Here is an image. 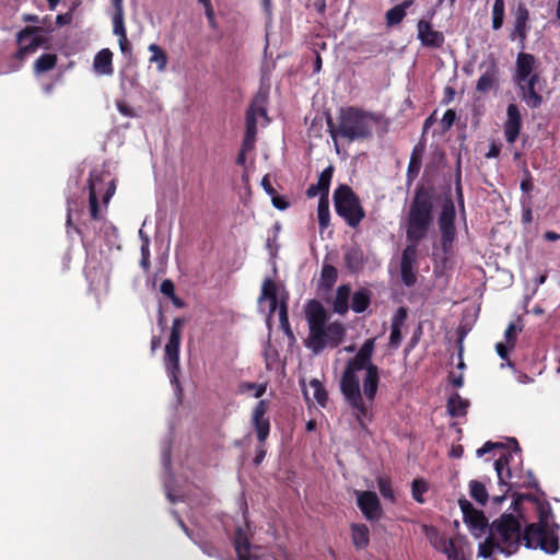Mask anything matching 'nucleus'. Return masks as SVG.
Returning <instances> with one entry per match:
<instances>
[{
    "label": "nucleus",
    "instance_id": "nucleus-1",
    "mask_svg": "<svg viewBox=\"0 0 560 560\" xmlns=\"http://www.w3.org/2000/svg\"><path fill=\"white\" fill-rule=\"evenodd\" d=\"M513 497L512 508L517 513H520L523 501L533 502L538 522L526 525L522 532L518 517L512 513H503L498 520L493 521L489 532L502 545L500 552L512 556L518 550L523 540L526 548H539L548 555L557 553L560 548V525L553 521L550 503L530 493H514Z\"/></svg>",
    "mask_w": 560,
    "mask_h": 560
},
{
    "label": "nucleus",
    "instance_id": "nucleus-2",
    "mask_svg": "<svg viewBox=\"0 0 560 560\" xmlns=\"http://www.w3.org/2000/svg\"><path fill=\"white\" fill-rule=\"evenodd\" d=\"M375 339H366L357 354L349 359L340 380V390L362 430L372 419V404L380 384L378 366L372 362Z\"/></svg>",
    "mask_w": 560,
    "mask_h": 560
},
{
    "label": "nucleus",
    "instance_id": "nucleus-3",
    "mask_svg": "<svg viewBox=\"0 0 560 560\" xmlns=\"http://www.w3.org/2000/svg\"><path fill=\"white\" fill-rule=\"evenodd\" d=\"M434 211V188L431 185L418 184L407 212L406 237L409 244L405 247L400 259V277L406 287L417 282L413 271L418 256V244L422 241L432 223Z\"/></svg>",
    "mask_w": 560,
    "mask_h": 560
},
{
    "label": "nucleus",
    "instance_id": "nucleus-4",
    "mask_svg": "<svg viewBox=\"0 0 560 560\" xmlns=\"http://www.w3.org/2000/svg\"><path fill=\"white\" fill-rule=\"evenodd\" d=\"M89 188V206H90V221L84 222L82 225H74L72 222V207L71 202L68 201L67 209V229H73L80 236L82 244L85 246L86 242L94 241L96 236V232H90L88 226H104L106 230H110L113 233L117 232L116 226L104 220L101 215L98 198H102V201L105 206L109 202L110 198L115 194L116 185L114 179H109V173L98 170H93L90 172V177L88 180Z\"/></svg>",
    "mask_w": 560,
    "mask_h": 560
},
{
    "label": "nucleus",
    "instance_id": "nucleus-5",
    "mask_svg": "<svg viewBox=\"0 0 560 560\" xmlns=\"http://www.w3.org/2000/svg\"><path fill=\"white\" fill-rule=\"evenodd\" d=\"M382 115L357 106H346L338 110L336 120L327 115V130L339 152L338 139L348 142L369 140L373 137L374 126L380 125Z\"/></svg>",
    "mask_w": 560,
    "mask_h": 560
},
{
    "label": "nucleus",
    "instance_id": "nucleus-6",
    "mask_svg": "<svg viewBox=\"0 0 560 560\" xmlns=\"http://www.w3.org/2000/svg\"><path fill=\"white\" fill-rule=\"evenodd\" d=\"M308 324V336L305 347L314 354L320 353L325 348H337L346 336V328L339 322L327 325L328 316L325 307L317 300H311L305 308Z\"/></svg>",
    "mask_w": 560,
    "mask_h": 560
},
{
    "label": "nucleus",
    "instance_id": "nucleus-7",
    "mask_svg": "<svg viewBox=\"0 0 560 560\" xmlns=\"http://www.w3.org/2000/svg\"><path fill=\"white\" fill-rule=\"evenodd\" d=\"M336 213L351 228H357L365 217L359 197L348 185H339L334 191Z\"/></svg>",
    "mask_w": 560,
    "mask_h": 560
},
{
    "label": "nucleus",
    "instance_id": "nucleus-8",
    "mask_svg": "<svg viewBox=\"0 0 560 560\" xmlns=\"http://www.w3.org/2000/svg\"><path fill=\"white\" fill-rule=\"evenodd\" d=\"M47 33L48 31L43 26H25L19 31L16 34L19 49L15 52V58L22 60L26 56L35 54L39 48L49 49L51 43Z\"/></svg>",
    "mask_w": 560,
    "mask_h": 560
},
{
    "label": "nucleus",
    "instance_id": "nucleus-9",
    "mask_svg": "<svg viewBox=\"0 0 560 560\" xmlns=\"http://www.w3.org/2000/svg\"><path fill=\"white\" fill-rule=\"evenodd\" d=\"M184 325L185 319L183 317L173 319L168 340L165 345L164 364L173 381H177V373L179 372V347Z\"/></svg>",
    "mask_w": 560,
    "mask_h": 560
},
{
    "label": "nucleus",
    "instance_id": "nucleus-10",
    "mask_svg": "<svg viewBox=\"0 0 560 560\" xmlns=\"http://www.w3.org/2000/svg\"><path fill=\"white\" fill-rule=\"evenodd\" d=\"M511 458H512V454L506 453V454L501 455L494 462V469L498 475L499 485L508 487V489L504 491V494L497 495V497L492 498V501L494 504H500L501 502H503L506 493L514 488H521V487L532 488V487H534V488L538 489L537 481L535 480V478L532 475L528 476L527 482L521 483L517 480H513L514 475L509 466Z\"/></svg>",
    "mask_w": 560,
    "mask_h": 560
},
{
    "label": "nucleus",
    "instance_id": "nucleus-11",
    "mask_svg": "<svg viewBox=\"0 0 560 560\" xmlns=\"http://www.w3.org/2000/svg\"><path fill=\"white\" fill-rule=\"evenodd\" d=\"M456 210L452 198L444 199L441 212L438 219L439 230L441 232V246L446 254L452 249L453 242L456 237L455 226Z\"/></svg>",
    "mask_w": 560,
    "mask_h": 560
},
{
    "label": "nucleus",
    "instance_id": "nucleus-12",
    "mask_svg": "<svg viewBox=\"0 0 560 560\" xmlns=\"http://www.w3.org/2000/svg\"><path fill=\"white\" fill-rule=\"evenodd\" d=\"M458 504L463 512L464 522L469 527L471 535L480 538L490 527L486 515L482 511L474 508L467 499H459Z\"/></svg>",
    "mask_w": 560,
    "mask_h": 560
},
{
    "label": "nucleus",
    "instance_id": "nucleus-13",
    "mask_svg": "<svg viewBox=\"0 0 560 560\" xmlns=\"http://www.w3.org/2000/svg\"><path fill=\"white\" fill-rule=\"evenodd\" d=\"M513 28L510 32L509 38L511 42L517 40L523 48L530 31L529 25V10L527 5L520 2L512 11Z\"/></svg>",
    "mask_w": 560,
    "mask_h": 560
},
{
    "label": "nucleus",
    "instance_id": "nucleus-14",
    "mask_svg": "<svg viewBox=\"0 0 560 560\" xmlns=\"http://www.w3.org/2000/svg\"><path fill=\"white\" fill-rule=\"evenodd\" d=\"M357 505L364 518L369 522H378L383 516V509L377 494L373 491L355 490Z\"/></svg>",
    "mask_w": 560,
    "mask_h": 560
},
{
    "label": "nucleus",
    "instance_id": "nucleus-15",
    "mask_svg": "<svg viewBox=\"0 0 560 560\" xmlns=\"http://www.w3.org/2000/svg\"><path fill=\"white\" fill-rule=\"evenodd\" d=\"M268 401L259 400L252 411V424L257 435L259 444H265L270 433V420L267 417Z\"/></svg>",
    "mask_w": 560,
    "mask_h": 560
},
{
    "label": "nucleus",
    "instance_id": "nucleus-16",
    "mask_svg": "<svg viewBox=\"0 0 560 560\" xmlns=\"http://www.w3.org/2000/svg\"><path fill=\"white\" fill-rule=\"evenodd\" d=\"M480 68L483 69V72L477 81L476 91L487 93L499 89V67L495 59L491 58L487 63H482Z\"/></svg>",
    "mask_w": 560,
    "mask_h": 560
},
{
    "label": "nucleus",
    "instance_id": "nucleus-17",
    "mask_svg": "<svg viewBox=\"0 0 560 560\" xmlns=\"http://www.w3.org/2000/svg\"><path fill=\"white\" fill-rule=\"evenodd\" d=\"M417 37L424 47L439 49L445 42L444 34L433 30L429 21L420 20L417 24Z\"/></svg>",
    "mask_w": 560,
    "mask_h": 560
},
{
    "label": "nucleus",
    "instance_id": "nucleus-18",
    "mask_svg": "<svg viewBox=\"0 0 560 560\" xmlns=\"http://www.w3.org/2000/svg\"><path fill=\"white\" fill-rule=\"evenodd\" d=\"M506 121L504 122V137L509 143H514L522 129V116L516 104H509L506 108Z\"/></svg>",
    "mask_w": 560,
    "mask_h": 560
},
{
    "label": "nucleus",
    "instance_id": "nucleus-19",
    "mask_svg": "<svg viewBox=\"0 0 560 560\" xmlns=\"http://www.w3.org/2000/svg\"><path fill=\"white\" fill-rule=\"evenodd\" d=\"M538 74H534L530 77V79L525 80V82H517L522 91V100L530 108H538L542 103V96L535 90V85L538 82Z\"/></svg>",
    "mask_w": 560,
    "mask_h": 560
},
{
    "label": "nucleus",
    "instance_id": "nucleus-20",
    "mask_svg": "<svg viewBox=\"0 0 560 560\" xmlns=\"http://www.w3.org/2000/svg\"><path fill=\"white\" fill-rule=\"evenodd\" d=\"M425 151V145L421 142L417 143L411 151L409 164L406 173V184L410 187L419 175L422 165V158Z\"/></svg>",
    "mask_w": 560,
    "mask_h": 560
},
{
    "label": "nucleus",
    "instance_id": "nucleus-21",
    "mask_svg": "<svg viewBox=\"0 0 560 560\" xmlns=\"http://www.w3.org/2000/svg\"><path fill=\"white\" fill-rule=\"evenodd\" d=\"M332 175H334V167L331 165H329L328 167L323 170L322 173L319 174L317 184H315V185L313 184L307 188L306 196L308 198H314L317 195H319V197L326 196V198H328L329 186H330Z\"/></svg>",
    "mask_w": 560,
    "mask_h": 560
},
{
    "label": "nucleus",
    "instance_id": "nucleus-22",
    "mask_svg": "<svg viewBox=\"0 0 560 560\" xmlns=\"http://www.w3.org/2000/svg\"><path fill=\"white\" fill-rule=\"evenodd\" d=\"M332 175H334V167L331 165H329L328 167L323 170L322 173L319 174L317 184H315V185L313 184L307 188L306 196L308 198H314L317 195H319V197L326 196V198H328L329 186H330Z\"/></svg>",
    "mask_w": 560,
    "mask_h": 560
},
{
    "label": "nucleus",
    "instance_id": "nucleus-23",
    "mask_svg": "<svg viewBox=\"0 0 560 560\" xmlns=\"http://www.w3.org/2000/svg\"><path fill=\"white\" fill-rule=\"evenodd\" d=\"M332 175H334V167L331 165H329L328 167L323 170L322 173L319 174L317 184H315V185L313 184L307 188L306 196L308 198H314L317 195H319V197L326 196V198H328L329 186H330Z\"/></svg>",
    "mask_w": 560,
    "mask_h": 560
},
{
    "label": "nucleus",
    "instance_id": "nucleus-24",
    "mask_svg": "<svg viewBox=\"0 0 560 560\" xmlns=\"http://www.w3.org/2000/svg\"><path fill=\"white\" fill-rule=\"evenodd\" d=\"M332 175H334V167L331 165H329L328 167L323 170L322 173L319 174L317 184H315V185L313 184L307 188L306 196L308 198H314L317 195H319V197L326 196V198H328L329 186H330Z\"/></svg>",
    "mask_w": 560,
    "mask_h": 560
},
{
    "label": "nucleus",
    "instance_id": "nucleus-25",
    "mask_svg": "<svg viewBox=\"0 0 560 560\" xmlns=\"http://www.w3.org/2000/svg\"><path fill=\"white\" fill-rule=\"evenodd\" d=\"M408 316V311L406 307L400 306L395 312L392 318L390 326V335H389V346L392 348H398L401 342V327L404 326Z\"/></svg>",
    "mask_w": 560,
    "mask_h": 560
},
{
    "label": "nucleus",
    "instance_id": "nucleus-26",
    "mask_svg": "<svg viewBox=\"0 0 560 560\" xmlns=\"http://www.w3.org/2000/svg\"><path fill=\"white\" fill-rule=\"evenodd\" d=\"M345 265L349 272L359 273L366 262L365 255L359 246H351L345 252Z\"/></svg>",
    "mask_w": 560,
    "mask_h": 560
},
{
    "label": "nucleus",
    "instance_id": "nucleus-27",
    "mask_svg": "<svg viewBox=\"0 0 560 560\" xmlns=\"http://www.w3.org/2000/svg\"><path fill=\"white\" fill-rule=\"evenodd\" d=\"M535 57L527 52H520L516 58V82H525L530 79L534 70Z\"/></svg>",
    "mask_w": 560,
    "mask_h": 560
},
{
    "label": "nucleus",
    "instance_id": "nucleus-28",
    "mask_svg": "<svg viewBox=\"0 0 560 560\" xmlns=\"http://www.w3.org/2000/svg\"><path fill=\"white\" fill-rule=\"evenodd\" d=\"M94 71L102 75H112L114 73L113 52L108 48L100 50L93 61Z\"/></svg>",
    "mask_w": 560,
    "mask_h": 560
},
{
    "label": "nucleus",
    "instance_id": "nucleus-29",
    "mask_svg": "<svg viewBox=\"0 0 560 560\" xmlns=\"http://www.w3.org/2000/svg\"><path fill=\"white\" fill-rule=\"evenodd\" d=\"M277 285L270 278H266L261 285V292L258 301L261 302L264 300L269 301V316H271L276 310L279 307L278 294H277Z\"/></svg>",
    "mask_w": 560,
    "mask_h": 560
},
{
    "label": "nucleus",
    "instance_id": "nucleus-30",
    "mask_svg": "<svg viewBox=\"0 0 560 560\" xmlns=\"http://www.w3.org/2000/svg\"><path fill=\"white\" fill-rule=\"evenodd\" d=\"M267 100H268L267 93L259 91L252 100L250 105L248 106V108L246 110L245 117L252 116L253 118H255L256 124H257L258 117H267V109H266Z\"/></svg>",
    "mask_w": 560,
    "mask_h": 560
},
{
    "label": "nucleus",
    "instance_id": "nucleus-31",
    "mask_svg": "<svg viewBox=\"0 0 560 560\" xmlns=\"http://www.w3.org/2000/svg\"><path fill=\"white\" fill-rule=\"evenodd\" d=\"M351 540L357 549H365L370 544V530L365 524L353 523L350 526Z\"/></svg>",
    "mask_w": 560,
    "mask_h": 560
},
{
    "label": "nucleus",
    "instance_id": "nucleus-32",
    "mask_svg": "<svg viewBox=\"0 0 560 560\" xmlns=\"http://www.w3.org/2000/svg\"><path fill=\"white\" fill-rule=\"evenodd\" d=\"M351 295V288L349 284L338 287L336 296L332 302V310L339 315H345L349 311V298Z\"/></svg>",
    "mask_w": 560,
    "mask_h": 560
},
{
    "label": "nucleus",
    "instance_id": "nucleus-33",
    "mask_svg": "<svg viewBox=\"0 0 560 560\" xmlns=\"http://www.w3.org/2000/svg\"><path fill=\"white\" fill-rule=\"evenodd\" d=\"M469 401L464 399L458 393H453L447 399V412L453 418L463 417L467 413Z\"/></svg>",
    "mask_w": 560,
    "mask_h": 560
},
{
    "label": "nucleus",
    "instance_id": "nucleus-34",
    "mask_svg": "<svg viewBox=\"0 0 560 560\" xmlns=\"http://www.w3.org/2000/svg\"><path fill=\"white\" fill-rule=\"evenodd\" d=\"M372 293L366 288L357 290L351 298V308L355 313H363L371 304Z\"/></svg>",
    "mask_w": 560,
    "mask_h": 560
},
{
    "label": "nucleus",
    "instance_id": "nucleus-35",
    "mask_svg": "<svg viewBox=\"0 0 560 560\" xmlns=\"http://www.w3.org/2000/svg\"><path fill=\"white\" fill-rule=\"evenodd\" d=\"M148 49L151 52L149 62L155 65L159 72H164L168 62V57L165 50L154 43L150 44Z\"/></svg>",
    "mask_w": 560,
    "mask_h": 560
},
{
    "label": "nucleus",
    "instance_id": "nucleus-36",
    "mask_svg": "<svg viewBox=\"0 0 560 560\" xmlns=\"http://www.w3.org/2000/svg\"><path fill=\"white\" fill-rule=\"evenodd\" d=\"M412 0H405L386 12V23L389 26L399 24L406 16V10L411 7Z\"/></svg>",
    "mask_w": 560,
    "mask_h": 560
},
{
    "label": "nucleus",
    "instance_id": "nucleus-37",
    "mask_svg": "<svg viewBox=\"0 0 560 560\" xmlns=\"http://www.w3.org/2000/svg\"><path fill=\"white\" fill-rule=\"evenodd\" d=\"M245 133L242 141L243 151H250L255 147L256 135H257V124L255 122V118L245 117Z\"/></svg>",
    "mask_w": 560,
    "mask_h": 560
},
{
    "label": "nucleus",
    "instance_id": "nucleus-38",
    "mask_svg": "<svg viewBox=\"0 0 560 560\" xmlns=\"http://www.w3.org/2000/svg\"><path fill=\"white\" fill-rule=\"evenodd\" d=\"M234 547L238 560H250V544L246 535L241 529L235 534Z\"/></svg>",
    "mask_w": 560,
    "mask_h": 560
},
{
    "label": "nucleus",
    "instance_id": "nucleus-39",
    "mask_svg": "<svg viewBox=\"0 0 560 560\" xmlns=\"http://www.w3.org/2000/svg\"><path fill=\"white\" fill-rule=\"evenodd\" d=\"M58 61L56 54H43L34 62V72L36 74L52 70Z\"/></svg>",
    "mask_w": 560,
    "mask_h": 560
},
{
    "label": "nucleus",
    "instance_id": "nucleus-40",
    "mask_svg": "<svg viewBox=\"0 0 560 560\" xmlns=\"http://www.w3.org/2000/svg\"><path fill=\"white\" fill-rule=\"evenodd\" d=\"M317 218L319 230L324 231L329 226L330 212H329V199L326 196H320L317 207Z\"/></svg>",
    "mask_w": 560,
    "mask_h": 560
},
{
    "label": "nucleus",
    "instance_id": "nucleus-41",
    "mask_svg": "<svg viewBox=\"0 0 560 560\" xmlns=\"http://www.w3.org/2000/svg\"><path fill=\"white\" fill-rule=\"evenodd\" d=\"M469 494L480 505H486L489 500L486 486L478 480L469 482Z\"/></svg>",
    "mask_w": 560,
    "mask_h": 560
},
{
    "label": "nucleus",
    "instance_id": "nucleus-42",
    "mask_svg": "<svg viewBox=\"0 0 560 560\" xmlns=\"http://www.w3.org/2000/svg\"><path fill=\"white\" fill-rule=\"evenodd\" d=\"M502 545L495 539V537L489 532L487 538L479 545L478 548V557L483 559H488L492 556L494 550L500 552V548Z\"/></svg>",
    "mask_w": 560,
    "mask_h": 560
},
{
    "label": "nucleus",
    "instance_id": "nucleus-43",
    "mask_svg": "<svg viewBox=\"0 0 560 560\" xmlns=\"http://www.w3.org/2000/svg\"><path fill=\"white\" fill-rule=\"evenodd\" d=\"M431 530L433 532V536H429L430 542L436 550L445 555L455 544V539L446 538L444 535H440L439 532L433 527H431Z\"/></svg>",
    "mask_w": 560,
    "mask_h": 560
},
{
    "label": "nucleus",
    "instance_id": "nucleus-44",
    "mask_svg": "<svg viewBox=\"0 0 560 560\" xmlns=\"http://www.w3.org/2000/svg\"><path fill=\"white\" fill-rule=\"evenodd\" d=\"M338 271L332 265L325 264L320 272V284L330 290L337 281Z\"/></svg>",
    "mask_w": 560,
    "mask_h": 560
},
{
    "label": "nucleus",
    "instance_id": "nucleus-45",
    "mask_svg": "<svg viewBox=\"0 0 560 560\" xmlns=\"http://www.w3.org/2000/svg\"><path fill=\"white\" fill-rule=\"evenodd\" d=\"M505 18V2L504 0H494L492 7V28L500 30L503 26Z\"/></svg>",
    "mask_w": 560,
    "mask_h": 560
},
{
    "label": "nucleus",
    "instance_id": "nucleus-46",
    "mask_svg": "<svg viewBox=\"0 0 560 560\" xmlns=\"http://www.w3.org/2000/svg\"><path fill=\"white\" fill-rule=\"evenodd\" d=\"M279 322H280V327L283 330V332L291 340H295L294 334L291 329L290 322H289L288 304L284 300H281L280 304H279Z\"/></svg>",
    "mask_w": 560,
    "mask_h": 560
},
{
    "label": "nucleus",
    "instance_id": "nucleus-47",
    "mask_svg": "<svg viewBox=\"0 0 560 560\" xmlns=\"http://www.w3.org/2000/svg\"><path fill=\"white\" fill-rule=\"evenodd\" d=\"M310 386L313 389L314 400L320 407H326L327 401H328V395H327V392H326L324 385L322 384V382L318 381L317 378H313L310 382Z\"/></svg>",
    "mask_w": 560,
    "mask_h": 560
},
{
    "label": "nucleus",
    "instance_id": "nucleus-48",
    "mask_svg": "<svg viewBox=\"0 0 560 560\" xmlns=\"http://www.w3.org/2000/svg\"><path fill=\"white\" fill-rule=\"evenodd\" d=\"M428 483L423 479H415L412 481V498L418 503H424L423 494L428 491Z\"/></svg>",
    "mask_w": 560,
    "mask_h": 560
},
{
    "label": "nucleus",
    "instance_id": "nucleus-49",
    "mask_svg": "<svg viewBox=\"0 0 560 560\" xmlns=\"http://www.w3.org/2000/svg\"><path fill=\"white\" fill-rule=\"evenodd\" d=\"M377 488L380 490V493L383 495V498L394 502L395 501V494L392 487V482L388 478L380 477L377 478Z\"/></svg>",
    "mask_w": 560,
    "mask_h": 560
},
{
    "label": "nucleus",
    "instance_id": "nucleus-50",
    "mask_svg": "<svg viewBox=\"0 0 560 560\" xmlns=\"http://www.w3.org/2000/svg\"><path fill=\"white\" fill-rule=\"evenodd\" d=\"M266 389H267L266 383L257 384V383H252V382H244L240 385L241 393L253 390L254 392L253 396L255 398H260L266 393Z\"/></svg>",
    "mask_w": 560,
    "mask_h": 560
},
{
    "label": "nucleus",
    "instance_id": "nucleus-51",
    "mask_svg": "<svg viewBox=\"0 0 560 560\" xmlns=\"http://www.w3.org/2000/svg\"><path fill=\"white\" fill-rule=\"evenodd\" d=\"M150 256H151L150 255V241L148 237H145L141 244V259H140V266L145 272H148L151 267Z\"/></svg>",
    "mask_w": 560,
    "mask_h": 560
},
{
    "label": "nucleus",
    "instance_id": "nucleus-52",
    "mask_svg": "<svg viewBox=\"0 0 560 560\" xmlns=\"http://www.w3.org/2000/svg\"><path fill=\"white\" fill-rule=\"evenodd\" d=\"M455 192L458 205L464 208V195H463V187H462V170L460 164L458 163L456 175H455Z\"/></svg>",
    "mask_w": 560,
    "mask_h": 560
},
{
    "label": "nucleus",
    "instance_id": "nucleus-53",
    "mask_svg": "<svg viewBox=\"0 0 560 560\" xmlns=\"http://www.w3.org/2000/svg\"><path fill=\"white\" fill-rule=\"evenodd\" d=\"M113 31L114 34L119 36L127 35L125 22H124V15L120 14H114L113 15Z\"/></svg>",
    "mask_w": 560,
    "mask_h": 560
},
{
    "label": "nucleus",
    "instance_id": "nucleus-54",
    "mask_svg": "<svg viewBox=\"0 0 560 560\" xmlns=\"http://www.w3.org/2000/svg\"><path fill=\"white\" fill-rule=\"evenodd\" d=\"M448 560H471L469 556H466L462 548L456 546V542L445 553Z\"/></svg>",
    "mask_w": 560,
    "mask_h": 560
},
{
    "label": "nucleus",
    "instance_id": "nucleus-55",
    "mask_svg": "<svg viewBox=\"0 0 560 560\" xmlns=\"http://www.w3.org/2000/svg\"><path fill=\"white\" fill-rule=\"evenodd\" d=\"M517 330L518 329L516 328L514 323H511L508 326V328L505 329V332H504L505 340H506V343L510 345L511 347H514V345L516 342Z\"/></svg>",
    "mask_w": 560,
    "mask_h": 560
},
{
    "label": "nucleus",
    "instance_id": "nucleus-56",
    "mask_svg": "<svg viewBox=\"0 0 560 560\" xmlns=\"http://www.w3.org/2000/svg\"><path fill=\"white\" fill-rule=\"evenodd\" d=\"M160 291L168 299L175 294V284L171 279H165L160 285Z\"/></svg>",
    "mask_w": 560,
    "mask_h": 560
},
{
    "label": "nucleus",
    "instance_id": "nucleus-57",
    "mask_svg": "<svg viewBox=\"0 0 560 560\" xmlns=\"http://www.w3.org/2000/svg\"><path fill=\"white\" fill-rule=\"evenodd\" d=\"M116 105H117V109H118V112H119L122 116H125V117H130V118H132V117H136V116H137V114H136V112L133 110V108H131V107H130L127 103H125L124 101H118V102L116 103Z\"/></svg>",
    "mask_w": 560,
    "mask_h": 560
},
{
    "label": "nucleus",
    "instance_id": "nucleus-58",
    "mask_svg": "<svg viewBox=\"0 0 560 560\" xmlns=\"http://www.w3.org/2000/svg\"><path fill=\"white\" fill-rule=\"evenodd\" d=\"M118 44H119V48H120L121 52L125 56H131L132 47H131V44L128 40L127 35L119 36L118 37Z\"/></svg>",
    "mask_w": 560,
    "mask_h": 560
},
{
    "label": "nucleus",
    "instance_id": "nucleus-59",
    "mask_svg": "<svg viewBox=\"0 0 560 560\" xmlns=\"http://www.w3.org/2000/svg\"><path fill=\"white\" fill-rule=\"evenodd\" d=\"M497 447H503L501 443H494L491 441L486 442L482 447L477 450V455L479 457L483 456L485 454L489 453L490 451L497 448Z\"/></svg>",
    "mask_w": 560,
    "mask_h": 560
},
{
    "label": "nucleus",
    "instance_id": "nucleus-60",
    "mask_svg": "<svg viewBox=\"0 0 560 560\" xmlns=\"http://www.w3.org/2000/svg\"><path fill=\"white\" fill-rule=\"evenodd\" d=\"M271 200L272 205L279 210H285L289 207V202L287 201V199L282 196H279L278 194H275L271 197Z\"/></svg>",
    "mask_w": 560,
    "mask_h": 560
},
{
    "label": "nucleus",
    "instance_id": "nucleus-61",
    "mask_svg": "<svg viewBox=\"0 0 560 560\" xmlns=\"http://www.w3.org/2000/svg\"><path fill=\"white\" fill-rule=\"evenodd\" d=\"M455 119H456L455 110L447 109L443 115L442 122L445 126V128H450L454 124Z\"/></svg>",
    "mask_w": 560,
    "mask_h": 560
},
{
    "label": "nucleus",
    "instance_id": "nucleus-62",
    "mask_svg": "<svg viewBox=\"0 0 560 560\" xmlns=\"http://www.w3.org/2000/svg\"><path fill=\"white\" fill-rule=\"evenodd\" d=\"M261 186L264 187L265 191L270 196L272 197L275 194H277L276 189L273 188V186L271 185L270 183V179H269V176L266 175L262 177L261 179Z\"/></svg>",
    "mask_w": 560,
    "mask_h": 560
},
{
    "label": "nucleus",
    "instance_id": "nucleus-63",
    "mask_svg": "<svg viewBox=\"0 0 560 560\" xmlns=\"http://www.w3.org/2000/svg\"><path fill=\"white\" fill-rule=\"evenodd\" d=\"M501 152V145L492 142L489 147V151L486 153L487 159L498 158Z\"/></svg>",
    "mask_w": 560,
    "mask_h": 560
},
{
    "label": "nucleus",
    "instance_id": "nucleus-64",
    "mask_svg": "<svg viewBox=\"0 0 560 560\" xmlns=\"http://www.w3.org/2000/svg\"><path fill=\"white\" fill-rule=\"evenodd\" d=\"M266 450L264 447V444H259V447L256 451V455L254 458L255 465H259L266 457Z\"/></svg>",
    "mask_w": 560,
    "mask_h": 560
}]
</instances>
